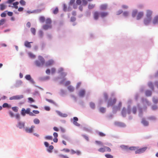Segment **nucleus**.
Instances as JSON below:
<instances>
[{
    "instance_id": "1",
    "label": "nucleus",
    "mask_w": 158,
    "mask_h": 158,
    "mask_svg": "<svg viewBox=\"0 0 158 158\" xmlns=\"http://www.w3.org/2000/svg\"><path fill=\"white\" fill-rule=\"evenodd\" d=\"M45 24L43 26V28L45 30H47L48 29H51L52 28V20L49 18L47 19L45 21Z\"/></svg>"
},
{
    "instance_id": "2",
    "label": "nucleus",
    "mask_w": 158,
    "mask_h": 158,
    "mask_svg": "<svg viewBox=\"0 0 158 158\" xmlns=\"http://www.w3.org/2000/svg\"><path fill=\"white\" fill-rule=\"evenodd\" d=\"M31 109L27 108L25 110L24 108H22L21 111V114L23 116H25L26 114H28L31 116H34L35 115L32 112H30Z\"/></svg>"
},
{
    "instance_id": "3",
    "label": "nucleus",
    "mask_w": 158,
    "mask_h": 158,
    "mask_svg": "<svg viewBox=\"0 0 158 158\" xmlns=\"http://www.w3.org/2000/svg\"><path fill=\"white\" fill-rule=\"evenodd\" d=\"M39 60H37L35 61L36 65L38 67H40L43 65L45 63V60L42 56H38Z\"/></svg>"
},
{
    "instance_id": "4",
    "label": "nucleus",
    "mask_w": 158,
    "mask_h": 158,
    "mask_svg": "<svg viewBox=\"0 0 158 158\" xmlns=\"http://www.w3.org/2000/svg\"><path fill=\"white\" fill-rule=\"evenodd\" d=\"M111 149L109 147L104 146L103 147L101 148L98 149V151L101 152H104L106 151L110 152Z\"/></svg>"
},
{
    "instance_id": "5",
    "label": "nucleus",
    "mask_w": 158,
    "mask_h": 158,
    "mask_svg": "<svg viewBox=\"0 0 158 158\" xmlns=\"http://www.w3.org/2000/svg\"><path fill=\"white\" fill-rule=\"evenodd\" d=\"M147 149V147H145L141 148H139L138 147H137L136 151H135V154H140L144 152Z\"/></svg>"
},
{
    "instance_id": "6",
    "label": "nucleus",
    "mask_w": 158,
    "mask_h": 158,
    "mask_svg": "<svg viewBox=\"0 0 158 158\" xmlns=\"http://www.w3.org/2000/svg\"><path fill=\"white\" fill-rule=\"evenodd\" d=\"M116 102V99L114 98L113 99H110L108 102V106H111L114 104Z\"/></svg>"
},
{
    "instance_id": "7",
    "label": "nucleus",
    "mask_w": 158,
    "mask_h": 158,
    "mask_svg": "<svg viewBox=\"0 0 158 158\" xmlns=\"http://www.w3.org/2000/svg\"><path fill=\"white\" fill-rule=\"evenodd\" d=\"M100 15V13L96 11L94 12L93 13V17L94 19L95 20H98L99 18Z\"/></svg>"
},
{
    "instance_id": "8",
    "label": "nucleus",
    "mask_w": 158,
    "mask_h": 158,
    "mask_svg": "<svg viewBox=\"0 0 158 158\" xmlns=\"http://www.w3.org/2000/svg\"><path fill=\"white\" fill-rule=\"evenodd\" d=\"M35 127L34 126H31V127L30 128H28L27 127L25 129V131L27 132L31 133L33 132V129Z\"/></svg>"
},
{
    "instance_id": "9",
    "label": "nucleus",
    "mask_w": 158,
    "mask_h": 158,
    "mask_svg": "<svg viewBox=\"0 0 158 158\" xmlns=\"http://www.w3.org/2000/svg\"><path fill=\"white\" fill-rule=\"evenodd\" d=\"M152 11L149 10H148L146 11V15L147 18H152Z\"/></svg>"
},
{
    "instance_id": "10",
    "label": "nucleus",
    "mask_w": 158,
    "mask_h": 158,
    "mask_svg": "<svg viewBox=\"0 0 158 158\" xmlns=\"http://www.w3.org/2000/svg\"><path fill=\"white\" fill-rule=\"evenodd\" d=\"M54 63V61L52 60H50L47 61L45 63L46 66H49L52 65Z\"/></svg>"
},
{
    "instance_id": "11",
    "label": "nucleus",
    "mask_w": 158,
    "mask_h": 158,
    "mask_svg": "<svg viewBox=\"0 0 158 158\" xmlns=\"http://www.w3.org/2000/svg\"><path fill=\"white\" fill-rule=\"evenodd\" d=\"M25 78L27 80H29L32 84L34 83V81L31 77L30 75H27L25 77Z\"/></svg>"
},
{
    "instance_id": "12",
    "label": "nucleus",
    "mask_w": 158,
    "mask_h": 158,
    "mask_svg": "<svg viewBox=\"0 0 158 158\" xmlns=\"http://www.w3.org/2000/svg\"><path fill=\"white\" fill-rule=\"evenodd\" d=\"M152 20V18H147L144 19V23L146 25H148L151 22Z\"/></svg>"
},
{
    "instance_id": "13",
    "label": "nucleus",
    "mask_w": 158,
    "mask_h": 158,
    "mask_svg": "<svg viewBox=\"0 0 158 158\" xmlns=\"http://www.w3.org/2000/svg\"><path fill=\"white\" fill-rule=\"evenodd\" d=\"M144 13L143 12H139L137 16L136 19L137 20H139L143 16Z\"/></svg>"
},
{
    "instance_id": "14",
    "label": "nucleus",
    "mask_w": 158,
    "mask_h": 158,
    "mask_svg": "<svg viewBox=\"0 0 158 158\" xmlns=\"http://www.w3.org/2000/svg\"><path fill=\"white\" fill-rule=\"evenodd\" d=\"M53 135L54 138L53 139V141L55 143H57L58 141V139L57 138L58 136V134L56 132H54L53 133Z\"/></svg>"
},
{
    "instance_id": "15",
    "label": "nucleus",
    "mask_w": 158,
    "mask_h": 158,
    "mask_svg": "<svg viewBox=\"0 0 158 158\" xmlns=\"http://www.w3.org/2000/svg\"><path fill=\"white\" fill-rule=\"evenodd\" d=\"M108 15V12H102L100 13V16L102 18H104Z\"/></svg>"
},
{
    "instance_id": "16",
    "label": "nucleus",
    "mask_w": 158,
    "mask_h": 158,
    "mask_svg": "<svg viewBox=\"0 0 158 158\" xmlns=\"http://www.w3.org/2000/svg\"><path fill=\"white\" fill-rule=\"evenodd\" d=\"M73 123L76 126H80V124L77 122V121L78 120V118L77 117H74L73 118Z\"/></svg>"
},
{
    "instance_id": "17",
    "label": "nucleus",
    "mask_w": 158,
    "mask_h": 158,
    "mask_svg": "<svg viewBox=\"0 0 158 158\" xmlns=\"http://www.w3.org/2000/svg\"><path fill=\"white\" fill-rule=\"evenodd\" d=\"M107 6L106 4H104L101 5L100 7V9L101 10H105L107 8Z\"/></svg>"
},
{
    "instance_id": "18",
    "label": "nucleus",
    "mask_w": 158,
    "mask_h": 158,
    "mask_svg": "<svg viewBox=\"0 0 158 158\" xmlns=\"http://www.w3.org/2000/svg\"><path fill=\"white\" fill-rule=\"evenodd\" d=\"M19 4V2H15L13 3V6H11V7L12 8H14L15 9H17L18 8V5ZM9 6L10 7L11 6L9 5Z\"/></svg>"
},
{
    "instance_id": "19",
    "label": "nucleus",
    "mask_w": 158,
    "mask_h": 158,
    "mask_svg": "<svg viewBox=\"0 0 158 158\" xmlns=\"http://www.w3.org/2000/svg\"><path fill=\"white\" fill-rule=\"evenodd\" d=\"M24 123L19 122L18 124L17 127H19L20 129H22L24 127Z\"/></svg>"
},
{
    "instance_id": "20",
    "label": "nucleus",
    "mask_w": 158,
    "mask_h": 158,
    "mask_svg": "<svg viewBox=\"0 0 158 158\" xmlns=\"http://www.w3.org/2000/svg\"><path fill=\"white\" fill-rule=\"evenodd\" d=\"M152 23L154 24H158V16H156L154 17L152 21Z\"/></svg>"
},
{
    "instance_id": "21",
    "label": "nucleus",
    "mask_w": 158,
    "mask_h": 158,
    "mask_svg": "<svg viewBox=\"0 0 158 158\" xmlns=\"http://www.w3.org/2000/svg\"><path fill=\"white\" fill-rule=\"evenodd\" d=\"M85 94V91L84 89L81 90L79 92V95L81 97H83Z\"/></svg>"
},
{
    "instance_id": "22",
    "label": "nucleus",
    "mask_w": 158,
    "mask_h": 158,
    "mask_svg": "<svg viewBox=\"0 0 158 158\" xmlns=\"http://www.w3.org/2000/svg\"><path fill=\"white\" fill-rule=\"evenodd\" d=\"M6 6L4 4H0V10H3L6 8Z\"/></svg>"
},
{
    "instance_id": "23",
    "label": "nucleus",
    "mask_w": 158,
    "mask_h": 158,
    "mask_svg": "<svg viewBox=\"0 0 158 158\" xmlns=\"http://www.w3.org/2000/svg\"><path fill=\"white\" fill-rule=\"evenodd\" d=\"M31 43H32V42H29L27 41H26L25 42L24 45L27 47L31 48V45L30 44Z\"/></svg>"
},
{
    "instance_id": "24",
    "label": "nucleus",
    "mask_w": 158,
    "mask_h": 158,
    "mask_svg": "<svg viewBox=\"0 0 158 158\" xmlns=\"http://www.w3.org/2000/svg\"><path fill=\"white\" fill-rule=\"evenodd\" d=\"M141 123L145 126H147L148 125V122L146 121L144 118H143L142 119Z\"/></svg>"
},
{
    "instance_id": "25",
    "label": "nucleus",
    "mask_w": 158,
    "mask_h": 158,
    "mask_svg": "<svg viewBox=\"0 0 158 158\" xmlns=\"http://www.w3.org/2000/svg\"><path fill=\"white\" fill-rule=\"evenodd\" d=\"M2 107L3 108H10L11 107V106L10 105L8 104L7 103H4L2 105Z\"/></svg>"
},
{
    "instance_id": "26",
    "label": "nucleus",
    "mask_w": 158,
    "mask_h": 158,
    "mask_svg": "<svg viewBox=\"0 0 158 158\" xmlns=\"http://www.w3.org/2000/svg\"><path fill=\"white\" fill-rule=\"evenodd\" d=\"M68 90L71 92H73L74 90V88L72 86L70 85L68 87Z\"/></svg>"
},
{
    "instance_id": "27",
    "label": "nucleus",
    "mask_w": 158,
    "mask_h": 158,
    "mask_svg": "<svg viewBox=\"0 0 158 158\" xmlns=\"http://www.w3.org/2000/svg\"><path fill=\"white\" fill-rule=\"evenodd\" d=\"M45 138L46 139L49 140H52L53 139L52 137V136L50 135H47L45 136Z\"/></svg>"
},
{
    "instance_id": "28",
    "label": "nucleus",
    "mask_w": 158,
    "mask_h": 158,
    "mask_svg": "<svg viewBox=\"0 0 158 158\" xmlns=\"http://www.w3.org/2000/svg\"><path fill=\"white\" fill-rule=\"evenodd\" d=\"M15 97L16 100H19L23 98V95H16Z\"/></svg>"
},
{
    "instance_id": "29",
    "label": "nucleus",
    "mask_w": 158,
    "mask_h": 158,
    "mask_svg": "<svg viewBox=\"0 0 158 158\" xmlns=\"http://www.w3.org/2000/svg\"><path fill=\"white\" fill-rule=\"evenodd\" d=\"M20 4L23 6H24L26 4V2L24 0H21L19 1Z\"/></svg>"
},
{
    "instance_id": "30",
    "label": "nucleus",
    "mask_w": 158,
    "mask_h": 158,
    "mask_svg": "<svg viewBox=\"0 0 158 158\" xmlns=\"http://www.w3.org/2000/svg\"><path fill=\"white\" fill-rule=\"evenodd\" d=\"M137 10H133L132 13V16L133 17H134L135 16L137 13Z\"/></svg>"
},
{
    "instance_id": "31",
    "label": "nucleus",
    "mask_w": 158,
    "mask_h": 158,
    "mask_svg": "<svg viewBox=\"0 0 158 158\" xmlns=\"http://www.w3.org/2000/svg\"><path fill=\"white\" fill-rule=\"evenodd\" d=\"M145 94L147 96H151L152 94V92L150 91L147 90L145 92Z\"/></svg>"
},
{
    "instance_id": "32",
    "label": "nucleus",
    "mask_w": 158,
    "mask_h": 158,
    "mask_svg": "<svg viewBox=\"0 0 158 158\" xmlns=\"http://www.w3.org/2000/svg\"><path fill=\"white\" fill-rule=\"evenodd\" d=\"M39 20L40 22L42 23H44L45 20V18L43 16H41L39 18Z\"/></svg>"
},
{
    "instance_id": "33",
    "label": "nucleus",
    "mask_w": 158,
    "mask_h": 158,
    "mask_svg": "<svg viewBox=\"0 0 158 158\" xmlns=\"http://www.w3.org/2000/svg\"><path fill=\"white\" fill-rule=\"evenodd\" d=\"M33 122L35 124H39L40 123V121L38 119L35 118L33 120Z\"/></svg>"
},
{
    "instance_id": "34",
    "label": "nucleus",
    "mask_w": 158,
    "mask_h": 158,
    "mask_svg": "<svg viewBox=\"0 0 158 158\" xmlns=\"http://www.w3.org/2000/svg\"><path fill=\"white\" fill-rule=\"evenodd\" d=\"M31 31L33 35H35L36 30L34 28H31Z\"/></svg>"
},
{
    "instance_id": "35",
    "label": "nucleus",
    "mask_w": 158,
    "mask_h": 158,
    "mask_svg": "<svg viewBox=\"0 0 158 158\" xmlns=\"http://www.w3.org/2000/svg\"><path fill=\"white\" fill-rule=\"evenodd\" d=\"M6 21V20L5 19H2L0 20V26L3 25L4 24Z\"/></svg>"
},
{
    "instance_id": "36",
    "label": "nucleus",
    "mask_w": 158,
    "mask_h": 158,
    "mask_svg": "<svg viewBox=\"0 0 158 158\" xmlns=\"http://www.w3.org/2000/svg\"><path fill=\"white\" fill-rule=\"evenodd\" d=\"M95 6V4H89L88 6V8L89 9H93Z\"/></svg>"
},
{
    "instance_id": "37",
    "label": "nucleus",
    "mask_w": 158,
    "mask_h": 158,
    "mask_svg": "<svg viewBox=\"0 0 158 158\" xmlns=\"http://www.w3.org/2000/svg\"><path fill=\"white\" fill-rule=\"evenodd\" d=\"M53 148L54 147L52 145H50L49 147V148L48 149V151L49 152H51Z\"/></svg>"
},
{
    "instance_id": "38",
    "label": "nucleus",
    "mask_w": 158,
    "mask_h": 158,
    "mask_svg": "<svg viewBox=\"0 0 158 158\" xmlns=\"http://www.w3.org/2000/svg\"><path fill=\"white\" fill-rule=\"evenodd\" d=\"M58 8L56 7L55 9L53 11V13L54 14H56L58 12Z\"/></svg>"
},
{
    "instance_id": "39",
    "label": "nucleus",
    "mask_w": 158,
    "mask_h": 158,
    "mask_svg": "<svg viewBox=\"0 0 158 158\" xmlns=\"http://www.w3.org/2000/svg\"><path fill=\"white\" fill-rule=\"evenodd\" d=\"M137 147H131L129 148V149L131 150L135 151V152L137 150Z\"/></svg>"
},
{
    "instance_id": "40",
    "label": "nucleus",
    "mask_w": 158,
    "mask_h": 158,
    "mask_svg": "<svg viewBox=\"0 0 158 158\" xmlns=\"http://www.w3.org/2000/svg\"><path fill=\"white\" fill-rule=\"evenodd\" d=\"M12 109L15 112H17L18 111V108L17 106L12 107Z\"/></svg>"
},
{
    "instance_id": "41",
    "label": "nucleus",
    "mask_w": 158,
    "mask_h": 158,
    "mask_svg": "<svg viewBox=\"0 0 158 158\" xmlns=\"http://www.w3.org/2000/svg\"><path fill=\"white\" fill-rule=\"evenodd\" d=\"M105 156L107 158H113V156L110 154H106Z\"/></svg>"
},
{
    "instance_id": "42",
    "label": "nucleus",
    "mask_w": 158,
    "mask_h": 158,
    "mask_svg": "<svg viewBox=\"0 0 158 158\" xmlns=\"http://www.w3.org/2000/svg\"><path fill=\"white\" fill-rule=\"evenodd\" d=\"M90 106L92 109H94L95 107V105L94 103L91 102L90 103Z\"/></svg>"
},
{
    "instance_id": "43",
    "label": "nucleus",
    "mask_w": 158,
    "mask_h": 158,
    "mask_svg": "<svg viewBox=\"0 0 158 158\" xmlns=\"http://www.w3.org/2000/svg\"><path fill=\"white\" fill-rule=\"evenodd\" d=\"M99 110L100 112L102 113H104L106 111L105 108L103 107L100 108L99 109Z\"/></svg>"
},
{
    "instance_id": "44",
    "label": "nucleus",
    "mask_w": 158,
    "mask_h": 158,
    "mask_svg": "<svg viewBox=\"0 0 158 158\" xmlns=\"http://www.w3.org/2000/svg\"><path fill=\"white\" fill-rule=\"evenodd\" d=\"M82 2L83 5L86 6L87 4V2L86 0H82Z\"/></svg>"
},
{
    "instance_id": "45",
    "label": "nucleus",
    "mask_w": 158,
    "mask_h": 158,
    "mask_svg": "<svg viewBox=\"0 0 158 158\" xmlns=\"http://www.w3.org/2000/svg\"><path fill=\"white\" fill-rule=\"evenodd\" d=\"M46 100L47 101H48V102H50L51 103H52V104H55V103L53 101H52V100L49 99H46Z\"/></svg>"
},
{
    "instance_id": "46",
    "label": "nucleus",
    "mask_w": 158,
    "mask_h": 158,
    "mask_svg": "<svg viewBox=\"0 0 158 158\" xmlns=\"http://www.w3.org/2000/svg\"><path fill=\"white\" fill-rule=\"evenodd\" d=\"M95 142L96 144H97L98 145H103L101 141H96Z\"/></svg>"
},
{
    "instance_id": "47",
    "label": "nucleus",
    "mask_w": 158,
    "mask_h": 158,
    "mask_svg": "<svg viewBox=\"0 0 158 158\" xmlns=\"http://www.w3.org/2000/svg\"><path fill=\"white\" fill-rule=\"evenodd\" d=\"M82 136L85 138V139L87 141H88L89 140V139L88 136L85 135H82Z\"/></svg>"
},
{
    "instance_id": "48",
    "label": "nucleus",
    "mask_w": 158,
    "mask_h": 158,
    "mask_svg": "<svg viewBox=\"0 0 158 158\" xmlns=\"http://www.w3.org/2000/svg\"><path fill=\"white\" fill-rule=\"evenodd\" d=\"M148 86H149V87H150V88H152V89H153V85L152 82H149V83L148 84Z\"/></svg>"
},
{
    "instance_id": "49",
    "label": "nucleus",
    "mask_w": 158,
    "mask_h": 158,
    "mask_svg": "<svg viewBox=\"0 0 158 158\" xmlns=\"http://www.w3.org/2000/svg\"><path fill=\"white\" fill-rule=\"evenodd\" d=\"M59 156L63 158H69V157L66 156H65L62 154H60L59 155Z\"/></svg>"
},
{
    "instance_id": "50",
    "label": "nucleus",
    "mask_w": 158,
    "mask_h": 158,
    "mask_svg": "<svg viewBox=\"0 0 158 158\" xmlns=\"http://www.w3.org/2000/svg\"><path fill=\"white\" fill-rule=\"evenodd\" d=\"M98 134L100 136L102 137L105 136L106 135L104 133L102 132H99Z\"/></svg>"
},
{
    "instance_id": "51",
    "label": "nucleus",
    "mask_w": 158,
    "mask_h": 158,
    "mask_svg": "<svg viewBox=\"0 0 158 158\" xmlns=\"http://www.w3.org/2000/svg\"><path fill=\"white\" fill-rule=\"evenodd\" d=\"M148 119L150 120H156V118L154 116H151L148 117Z\"/></svg>"
},
{
    "instance_id": "52",
    "label": "nucleus",
    "mask_w": 158,
    "mask_h": 158,
    "mask_svg": "<svg viewBox=\"0 0 158 158\" xmlns=\"http://www.w3.org/2000/svg\"><path fill=\"white\" fill-rule=\"evenodd\" d=\"M9 115L11 118H12L14 117V114L11 111H10L9 112Z\"/></svg>"
},
{
    "instance_id": "53",
    "label": "nucleus",
    "mask_w": 158,
    "mask_h": 158,
    "mask_svg": "<svg viewBox=\"0 0 158 158\" xmlns=\"http://www.w3.org/2000/svg\"><path fill=\"white\" fill-rule=\"evenodd\" d=\"M137 109L136 107H133L132 109V112L133 114H135L136 113Z\"/></svg>"
},
{
    "instance_id": "54",
    "label": "nucleus",
    "mask_w": 158,
    "mask_h": 158,
    "mask_svg": "<svg viewBox=\"0 0 158 158\" xmlns=\"http://www.w3.org/2000/svg\"><path fill=\"white\" fill-rule=\"evenodd\" d=\"M122 114L123 116H125L126 115V111L125 109L124 108H123L122 111Z\"/></svg>"
},
{
    "instance_id": "55",
    "label": "nucleus",
    "mask_w": 158,
    "mask_h": 158,
    "mask_svg": "<svg viewBox=\"0 0 158 158\" xmlns=\"http://www.w3.org/2000/svg\"><path fill=\"white\" fill-rule=\"evenodd\" d=\"M16 118L17 119H19L20 118V116L19 114H17L15 115Z\"/></svg>"
},
{
    "instance_id": "56",
    "label": "nucleus",
    "mask_w": 158,
    "mask_h": 158,
    "mask_svg": "<svg viewBox=\"0 0 158 158\" xmlns=\"http://www.w3.org/2000/svg\"><path fill=\"white\" fill-rule=\"evenodd\" d=\"M62 151H64L66 152H69L70 151L69 149H68L64 148L62 150Z\"/></svg>"
},
{
    "instance_id": "57",
    "label": "nucleus",
    "mask_w": 158,
    "mask_h": 158,
    "mask_svg": "<svg viewBox=\"0 0 158 158\" xmlns=\"http://www.w3.org/2000/svg\"><path fill=\"white\" fill-rule=\"evenodd\" d=\"M39 35L40 37H42L43 35V33L42 31H40L39 32Z\"/></svg>"
},
{
    "instance_id": "58",
    "label": "nucleus",
    "mask_w": 158,
    "mask_h": 158,
    "mask_svg": "<svg viewBox=\"0 0 158 158\" xmlns=\"http://www.w3.org/2000/svg\"><path fill=\"white\" fill-rule=\"evenodd\" d=\"M15 0H8L6 2V3L10 4Z\"/></svg>"
},
{
    "instance_id": "59",
    "label": "nucleus",
    "mask_w": 158,
    "mask_h": 158,
    "mask_svg": "<svg viewBox=\"0 0 158 158\" xmlns=\"http://www.w3.org/2000/svg\"><path fill=\"white\" fill-rule=\"evenodd\" d=\"M18 11L19 12H22L23 11L24 8L22 7H18Z\"/></svg>"
},
{
    "instance_id": "60",
    "label": "nucleus",
    "mask_w": 158,
    "mask_h": 158,
    "mask_svg": "<svg viewBox=\"0 0 158 158\" xmlns=\"http://www.w3.org/2000/svg\"><path fill=\"white\" fill-rule=\"evenodd\" d=\"M153 101L154 103H156L158 102V100L157 99L154 98L153 99Z\"/></svg>"
},
{
    "instance_id": "61",
    "label": "nucleus",
    "mask_w": 158,
    "mask_h": 158,
    "mask_svg": "<svg viewBox=\"0 0 158 158\" xmlns=\"http://www.w3.org/2000/svg\"><path fill=\"white\" fill-rule=\"evenodd\" d=\"M82 2V1L81 0H77L76 1V3L77 5H80Z\"/></svg>"
},
{
    "instance_id": "62",
    "label": "nucleus",
    "mask_w": 158,
    "mask_h": 158,
    "mask_svg": "<svg viewBox=\"0 0 158 158\" xmlns=\"http://www.w3.org/2000/svg\"><path fill=\"white\" fill-rule=\"evenodd\" d=\"M1 16L2 17H5L6 16V14L5 12H3L1 14Z\"/></svg>"
},
{
    "instance_id": "63",
    "label": "nucleus",
    "mask_w": 158,
    "mask_h": 158,
    "mask_svg": "<svg viewBox=\"0 0 158 158\" xmlns=\"http://www.w3.org/2000/svg\"><path fill=\"white\" fill-rule=\"evenodd\" d=\"M7 14L8 16H11L13 15V13L12 12L9 11L8 12Z\"/></svg>"
},
{
    "instance_id": "64",
    "label": "nucleus",
    "mask_w": 158,
    "mask_h": 158,
    "mask_svg": "<svg viewBox=\"0 0 158 158\" xmlns=\"http://www.w3.org/2000/svg\"><path fill=\"white\" fill-rule=\"evenodd\" d=\"M55 71H56V69L55 68H52L51 69V73L52 74L54 73L55 72Z\"/></svg>"
}]
</instances>
